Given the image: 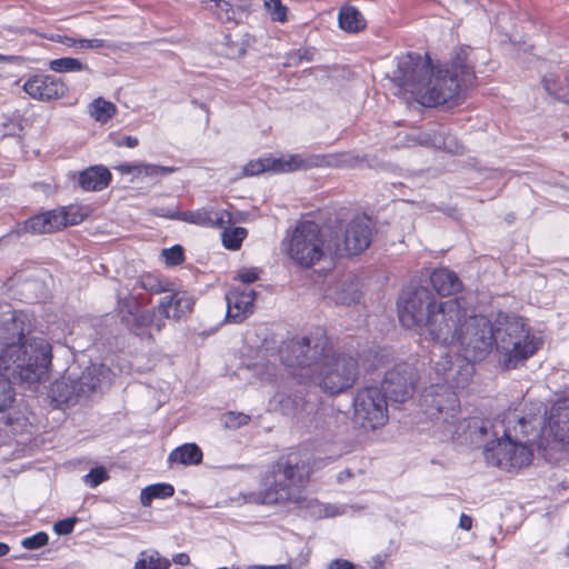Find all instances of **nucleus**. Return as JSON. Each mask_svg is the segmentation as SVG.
I'll return each mask as SVG.
<instances>
[{
    "label": "nucleus",
    "instance_id": "obj_1",
    "mask_svg": "<svg viewBox=\"0 0 569 569\" xmlns=\"http://www.w3.org/2000/svg\"><path fill=\"white\" fill-rule=\"evenodd\" d=\"M430 338L442 346L457 343L465 352H441L429 373L430 383L421 395V406L443 438H452L460 401L457 390L471 381L472 361L483 360L492 350V325L487 316L469 312L459 299L437 303L425 327Z\"/></svg>",
    "mask_w": 569,
    "mask_h": 569
},
{
    "label": "nucleus",
    "instance_id": "obj_2",
    "mask_svg": "<svg viewBox=\"0 0 569 569\" xmlns=\"http://www.w3.org/2000/svg\"><path fill=\"white\" fill-rule=\"evenodd\" d=\"M469 47H461L450 62V68L435 67L429 56L408 52L397 58L392 81L398 88L396 94L412 98L425 107L456 102L461 89L471 86L476 79Z\"/></svg>",
    "mask_w": 569,
    "mask_h": 569
},
{
    "label": "nucleus",
    "instance_id": "obj_3",
    "mask_svg": "<svg viewBox=\"0 0 569 569\" xmlns=\"http://www.w3.org/2000/svg\"><path fill=\"white\" fill-rule=\"evenodd\" d=\"M26 316L8 307L0 315V412L11 407L16 392L11 379L32 386L46 381L52 347L41 337L24 339Z\"/></svg>",
    "mask_w": 569,
    "mask_h": 569
},
{
    "label": "nucleus",
    "instance_id": "obj_4",
    "mask_svg": "<svg viewBox=\"0 0 569 569\" xmlns=\"http://www.w3.org/2000/svg\"><path fill=\"white\" fill-rule=\"evenodd\" d=\"M327 338L303 337L280 349V360L289 373L301 382L313 381L329 395L340 393L353 386L358 376L357 360L346 353L330 356Z\"/></svg>",
    "mask_w": 569,
    "mask_h": 569
},
{
    "label": "nucleus",
    "instance_id": "obj_5",
    "mask_svg": "<svg viewBox=\"0 0 569 569\" xmlns=\"http://www.w3.org/2000/svg\"><path fill=\"white\" fill-rule=\"evenodd\" d=\"M312 472L308 452L292 451L280 457L261 478L260 489L248 492L249 503L278 506L288 510H310L315 516L335 517L342 510L336 506H323L316 499L302 495V488Z\"/></svg>",
    "mask_w": 569,
    "mask_h": 569
},
{
    "label": "nucleus",
    "instance_id": "obj_6",
    "mask_svg": "<svg viewBox=\"0 0 569 569\" xmlns=\"http://www.w3.org/2000/svg\"><path fill=\"white\" fill-rule=\"evenodd\" d=\"M530 421L520 416L517 409L508 410L500 421L493 425L495 439L485 446L483 456L489 465L503 471L517 472L529 466L533 451L519 439L528 436L527 426Z\"/></svg>",
    "mask_w": 569,
    "mask_h": 569
},
{
    "label": "nucleus",
    "instance_id": "obj_7",
    "mask_svg": "<svg viewBox=\"0 0 569 569\" xmlns=\"http://www.w3.org/2000/svg\"><path fill=\"white\" fill-rule=\"evenodd\" d=\"M498 325L492 328V347L496 346L506 369L517 368L539 349L540 339L531 333L521 318L500 315Z\"/></svg>",
    "mask_w": 569,
    "mask_h": 569
},
{
    "label": "nucleus",
    "instance_id": "obj_8",
    "mask_svg": "<svg viewBox=\"0 0 569 569\" xmlns=\"http://www.w3.org/2000/svg\"><path fill=\"white\" fill-rule=\"evenodd\" d=\"M110 383V369L104 365L92 363L80 376L68 371L60 379H57L51 385L50 397L58 406H70L88 399Z\"/></svg>",
    "mask_w": 569,
    "mask_h": 569
},
{
    "label": "nucleus",
    "instance_id": "obj_9",
    "mask_svg": "<svg viewBox=\"0 0 569 569\" xmlns=\"http://www.w3.org/2000/svg\"><path fill=\"white\" fill-rule=\"evenodd\" d=\"M284 248L295 263L306 268L320 261L327 250L319 226L308 220L297 223Z\"/></svg>",
    "mask_w": 569,
    "mask_h": 569
},
{
    "label": "nucleus",
    "instance_id": "obj_10",
    "mask_svg": "<svg viewBox=\"0 0 569 569\" xmlns=\"http://www.w3.org/2000/svg\"><path fill=\"white\" fill-rule=\"evenodd\" d=\"M353 425L362 432L382 428L389 419L386 393L378 387L359 389L353 397Z\"/></svg>",
    "mask_w": 569,
    "mask_h": 569
},
{
    "label": "nucleus",
    "instance_id": "obj_11",
    "mask_svg": "<svg viewBox=\"0 0 569 569\" xmlns=\"http://www.w3.org/2000/svg\"><path fill=\"white\" fill-rule=\"evenodd\" d=\"M436 306V298L428 288L407 287L401 291L397 302L399 321L408 329L425 328Z\"/></svg>",
    "mask_w": 569,
    "mask_h": 569
},
{
    "label": "nucleus",
    "instance_id": "obj_12",
    "mask_svg": "<svg viewBox=\"0 0 569 569\" xmlns=\"http://www.w3.org/2000/svg\"><path fill=\"white\" fill-rule=\"evenodd\" d=\"M372 239V223L367 216L352 219L341 237L327 244V251L336 257L358 254L366 250Z\"/></svg>",
    "mask_w": 569,
    "mask_h": 569
},
{
    "label": "nucleus",
    "instance_id": "obj_13",
    "mask_svg": "<svg viewBox=\"0 0 569 569\" xmlns=\"http://www.w3.org/2000/svg\"><path fill=\"white\" fill-rule=\"evenodd\" d=\"M417 380V370L402 362L386 372L382 387L392 401L405 402L412 397Z\"/></svg>",
    "mask_w": 569,
    "mask_h": 569
},
{
    "label": "nucleus",
    "instance_id": "obj_14",
    "mask_svg": "<svg viewBox=\"0 0 569 569\" xmlns=\"http://www.w3.org/2000/svg\"><path fill=\"white\" fill-rule=\"evenodd\" d=\"M307 166V161L298 154H288L280 158L264 157L249 161L242 169V176L252 177L266 171L288 172Z\"/></svg>",
    "mask_w": 569,
    "mask_h": 569
},
{
    "label": "nucleus",
    "instance_id": "obj_15",
    "mask_svg": "<svg viewBox=\"0 0 569 569\" xmlns=\"http://www.w3.org/2000/svg\"><path fill=\"white\" fill-rule=\"evenodd\" d=\"M118 311L122 322L136 336H143L153 320V311L140 310L133 297L118 300Z\"/></svg>",
    "mask_w": 569,
    "mask_h": 569
},
{
    "label": "nucleus",
    "instance_id": "obj_16",
    "mask_svg": "<svg viewBox=\"0 0 569 569\" xmlns=\"http://www.w3.org/2000/svg\"><path fill=\"white\" fill-rule=\"evenodd\" d=\"M256 291L243 287L231 288L226 293L227 319L240 323L253 312Z\"/></svg>",
    "mask_w": 569,
    "mask_h": 569
},
{
    "label": "nucleus",
    "instance_id": "obj_17",
    "mask_svg": "<svg viewBox=\"0 0 569 569\" xmlns=\"http://www.w3.org/2000/svg\"><path fill=\"white\" fill-rule=\"evenodd\" d=\"M23 90L33 99L50 101L63 96L66 87L53 76L36 74L26 81Z\"/></svg>",
    "mask_w": 569,
    "mask_h": 569
},
{
    "label": "nucleus",
    "instance_id": "obj_18",
    "mask_svg": "<svg viewBox=\"0 0 569 569\" xmlns=\"http://www.w3.org/2000/svg\"><path fill=\"white\" fill-rule=\"evenodd\" d=\"M182 221L203 228L221 229L231 222V216L227 210L206 206L196 210L183 211Z\"/></svg>",
    "mask_w": 569,
    "mask_h": 569
},
{
    "label": "nucleus",
    "instance_id": "obj_19",
    "mask_svg": "<svg viewBox=\"0 0 569 569\" xmlns=\"http://www.w3.org/2000/svg\"><path fill=\"white\" fill-rule=\"evenodd\" d=\"M194 298L187 291H176L160 299L158 310L167 319L179 320L193 309Z\"/></svg>",
    "mask_w": 569,
    "mask_h": 569
},
{
    "label": "nucleus",
    "instance_id": "obj_20",
    "mask_svg": "<svg viewBox=\"0 0 569 569\" xmlns=\"http://www.w3.org/2000/svg\"><path fill=\"white\" fill-rule=\"evenodd\" d=\"M547 430L556 441L569 447V399L559 400L552 406Z\"/></svg>",
    "mask_w": 569,
    "mask_h": 569
},
{
    "label": "nucleus",
    "instance_id": "obj_21",
    "mask_svg": "<svg viewBox=\"0 0 569 569\" xmlns=\"http://www.w3.org/2000/svg\"><path fill=\"white\" fill-rule=\"evenodd\" d=\"M62 216L58 214V210H49L47 212L36 214L26 220L22 226L18 227V233L42 234L50 233L61 229Z\"/></svg>",
    "mask_w": 569,
    "mask_h": 569
},
{
    "label": "nucleus",
    "instance_id": "obj_22",
    "mask_svg": "<svg viewBox=\"0 0 569 569\" xmlns=\"http://www.w3.org/2000/svg\"><path fill=\"white\" fill-rule=\"evenodd\" d=\"M111 172L103 166H91L79 172L78 184L83 191H101L111 181Z\"/></svg>",
    "mask_w": 569,
    "mask_h": 569
},
{
    "label": "nucleus",
    "instance_id": "obj_23",
    "mask_svg": "<svg viewBox=\"0 0 569 569\" xmlns=\"http://www.w3.org/2000/svg\"><path fill=\"white\" fill-rule=\"evenodd\" d=\"M430 282L440 296L457 293L462 287L458 276L447 268L436 269L430 276Z\"/></svg>",
    "mask_w": 569,
    "mask_h": 569
},
{
    "label": "nucleus",
    "instance_id": "obj_24",
    "mask_svg": "<svg viewBox=\"0 0 569 569\" xmlns=\"http://www.w3.org/2000/svg\"><path fill=\"white\" fill-rule=\"evenodd\" d=\"M545 90L562 102H569V74L563 77L557 72H549L541 80Z\"/></svg>",
    "mask_w": 569,
    "mask_h": 569
},
{
    "label": "nucleus",
    "instance_id": "obj_25",
    "mask_svg": "<svg viewBox=\"0 0 569 569\" xmlns=\"http://www.w3.org/2000/svg\"><path fill=\"white\" fill-rule=\"evenodd\" d=\"M201 460L202 451L196 443H184L173 449L168 457V462L170 465H199Z\"/></svg>",
    "mask_w": 569,
    "mask_h": 569
},
{
    "label": "nucleus",
    "instance_id": "obj_26",
    "mask_svg": "<svg viewBox=\"0 0 569 569\" xmlns=\"http://www.w3.org/2000/svg\"><path fill=\"white\" fill-rule=\"evenodd\" d=\"M338 20L340 28L347 32H358L366 27L363 16L352 6L342 7L339 11Z\"/></svg>",
    "mask_w": 569,
    "mask_h": 569
},
{
    "label": "nucleus",
    "instance_id": "obj_27",
    "mask_svg": "<svg viewBox=\"0 0 569 569\" xmlns=\"http://www.w3.org/2000/svg\"><path fill=\"white\" fill-rule=\"evenodd\" d=\"M174 495V488L170 483L159 482L144 487L140 492V503L149 507L154 499H167Z\"/></svg>",
    "mask_w": 569,
    "mask_h": 569
},
{
    "label": "nucleus",
    "instance_id": "obj_28",
    "mask_svg": "<svg viewBox=\"0 0 569 569\" xmlns=\"http://www.w3.org/2000/svg\"><path fill=\"white\" fill-rule=\"evenodd\" d=\"M170 565L157 550H144L139 553L133 569H169Z\"/></svg>",
    "mask_w": 569,
    "mask_h": 569
},
{
    "label": "nucleus",
    "instance_id": "obj_29",
    "mask_svg": "<svg viewBox=\"0 0 569 569\" xmlns=\"http://www.w3.org/2000/svg\"><path fill=\"white\" fill-rule=\"evenodd\" d=\"M117 112V107L99 97L97 99H94L90 104H89V114L90 117H92L97 122H100V123H106L108 122Z\"/></svg>",
    "mask_w": 569,
    "mask_h": 569
},
{
    "label": "nucleus",
    "instance_id": "obj_30",
    "mask_svg": "<svg viewBox=\"0 0 569 569\" xmlns=\"http://www.w3.org/2000/svg\"><path fill=\"white\" fill-rule=\"evenodd\" d=\"M58 214L62 216L61 228L67 226H76L82 222L90 213V209L80 204H71L69 207L57 209Z\"/></svg>",
    "mask_w": 569,
    "mask_h": 569
},
{
    "label": "nucleus",
    "instance_id": "obj_31",
    "mask_svg": "<svg viewBox=\"0 0 569 569\" xmlns=\"http://www.w3.org/2000/svg\"><path fill=\"white\" fill-rule=\"evenodd\" d=\"M134 288H141L151 295H159L169 291V282L153 273L141 274Z\"/></svg>",
    "mask_w": 569,
    "mask_h": 569
},
{
    "label": "nucleus",
    "instance_id": "obj_32",
    "mask_svg": "<svg viewBox=\"0 0 569 569\" xmlns=\"http://www.w3.org/2000/svg\"><path fill=\"white\" fill-rule=\"evenodd\" d=\"M49 68L58 73L91 71L87 64L82 63L79 59L71 57L53 59L49 62Z\"/></svg>",
    "mask_w": 569,
    "mask_h": 569
},
{
    "label": "nucleus",
    "instance_id": "obj_33",
    "mask_svg": "<svg viewBox=\"0 0 569 569\" xmlns=\"http://www.w3.org/2000/svg\"><path fill=\"white\" fill-rule=\"evenodd\" d=\"M299 408V402L284 393H276L269 401V409L279 411L282 415H295Z\"/></svg>",
    "mask_w": 569,
    "mask_h": 569
},
{
    "label": "nucleus",
    "instance_id": "obj_34",
    "mask_svg": "<svg viewBox=\"0 0 569 569\" xmlns=\"http://www.w3.org/2000/svg\"><path fill=\"white\" fill-rule=\"evenodd\" d=\"M206 3L220 21L236 20V10L228 0H208Z\"/></svg>",
    "mask_w": 569,
    "mask_h": 569
},
{
    "label": "nucleus",
    "instance_id": "obj_35",
    "mask_svg": "<svg viewBox=\"0 0 569 569\" xmlns=\"http://www.w3.org/2000/svg\"><path fill=\"white\" fill-rule=\"evenodd\" d=\"M248 232L242 227H234L224 229L222 232V244L226 249L238 250L242 241L246 239Z\"/></svg>",
    "mask_w": 569,
    "mask_h": 569
},
{
    "label": "nucleus",
    "instance_id": "obj_36",
    "mask_svg": "<svg viewBox=\"0 0 569 569\" xmlns=\"http://www.w3.org/2000/svg\"><path fill=\"white\" fill-rule=\"evenodd\" d=\"M176 171L173 167L159 166L153 163L141 162L138 168V178H159L171 174Z\"/></svg>",
    "mask_w": 569,
    "mask_h": 569
},
{
    "label": "nucleus",
    "instance_id": "obj_37",
    "mask_svg": "<svg viewBox=\"0 0 569 569\" xmlns=\"http://www.w3.org/2000/svg\"><path fill=\"white\" fill-rule=\"evenodd\" d=\"M420 142L431 146L433 148H438V149L443 148V149L448 150L449 152H453L457 150V142L455 141V138L453 137L443 138L442 133H436L432 137H430L429 134H426L420 140Z\"/></svg>",
    "mask_w": 569,
    "mask_h": 569
},
{
    "label": "nucleus",
    "instance_id": "obj_38",
    "mask_svg": "<svg viewBox=\"0 0 569 569\" xmlns=\"http://www.w3.org/2000/svg\"><path fill=\"white\" fill-rule=\"evenodd\" d=\"M263 4L273 21L283 23L288 20V8L281 0H264Z\"/></svg>",
    "mask_w": 569,
    "mask_h": 569
},
{
    "label": "nucleus",
    "instance_id": "obj_39",
    "mask_svg": "<svg viewBox=\"0 0 569 569\" xmlns=\"http://www.w3.org/2000/svg\"><path fill=\"white\" fill-rule=\"evenodd\" d=\"M246 368L251 371L260 380H270L274 376V365L269 362H253L246 365Z\"/></svg>",
    "mask_w": 569,
    "mask_h": 569
},
{
    "label": "nucleus",
    "instance_id": "obj_40",
    "mask_svg": "<svg viewBox=\"0 0 569 569\" xmlns=\"http://www.w3.org/2000/svg\"><path fill=\"white\" fill-rule=\"evenodd\" d=\"M360 299V292L353 288V286L342 287L338 290L332 297L336 303L340 305H351L357 302Z\"/></svg>",
    "mask_w": 569,
    "mask_h": 569
},
{
    "label": "nucleus",
    "instance_id": "obj_41",
    "mask_svg": "<svg viewBox=\"0 0 569 569\" xmlns=\"http://www.w3.org/2000/svg\"><path fill=\"white\" fill-rule=\"evenodd\" d=\"M108 478L107 470L103 467H96L83 476V482L90 488H96Z\"/></svg>",
    "mask_w": 569,
    "mask_h": 569
},
{
    "label": "nucleus",
    "instance_id": "obj_42",
    "mask_svg": "<svg viewBox=\"0 0 569 569\" xmlns=\"http://www.w3.org/2000/svg\"><path fill=\"white\" fill-rule=\"evenodd\" d=\"M49 537L46 532L39 531L21 541V546L28 550L39 549L48 543Z\"/></svg>",
    "mask_w": 569,
    "mask_h": 569
},
{
    "label": "nucleus",
    "instance_id": "obj_43",
    "mask_svg": "<svg viewBox=\"0 0 569 569\" xmlns=\"http://www.w3.org/2000/svg\"><path fill=\"white\" fill-rule=\"evenodd\" d=\"M162 257L168 266H178L184 259L183 249L179 244L172 246L162 250Z\"/></svg>",
    "mask_w": 569,
    "mask_h": 569
},
{
    "label": "nucleus",
    "instance_id": "obj_44",
    "mask_svg": "<svg viewBox=\"0 0 569 569\" xmlns=\"http://www.w3.org/2000/svg\"><path fill=\"white\" fill-rule=\"evenodd\" d=\"M250 420L248 415L241 412H228L223 417V421L227 428H240L247 425Z\"/></svg>",
    "mask_w": 569,
    "mask_h": 569
},
{
    "label": "nucleus",
    "instance_id": "obj_45",
    "mask_svg": "<svg viewBox=\"0 0 569 569\" xmlns=\"http://www.w3.org/2000/svg\"><path fill=\"white\" fill-rule=\"evenodd\" d=\"M151 212L157 217L168 218L171 220L182 221V217H183V211H180L174 206L156 207L151 210Z\"/></svg>",
    "mask_w": 569,
    "mask_h": 569
},
{
    "label": "nucleus",
    "instance_id": "obj_46",
    "mask_svg": "<svg viewBox=\"0 0 569 569\" xmlns=\"http://www.w3.org/2000/svg\"><path fill=\"white\" fill-rule=\"evenodd\" d=\"M76 522V517L59 520L53 525V531L59 536L70 535L73 531Z\"/></svg>",
    "mask_w": 569,
    "mask_h": 569
},
{
    "label": "nucleus",
    "instance_id": "obj_47",
    "mask_svg": "<svg viewBox=\"0 0 569 569\" xmlns=\"http://www.w3.org/2000/svg\"><path fill=\"white\" fill-rule=\"evenodd\" d=\"M109 138L111 142L117 147L136 148L139 144L138 138L132 136H120L117 133H111Z\"/></svg>",
    "mask_w": 569,
    "mask_h": 569
},
{
    "label": "nucleus",
    "instance_id": "obj_48",
    "mask_svg": "<svg viewBox=\"0 0 569 569\" xmlns=\"http://www.w3.org/2000/svg\"><path fill=\"white\" fill-rule=\"evenodd\" d=\"M78 43H79L80 49H101V48L109 47V43L107 40L99 39V38H92V39L78 38Z\"/></svg>",
    "mask_w": 569,
    "mask_h": 569
},
{
    "label": "nucleus",
    "instance_id": "obj_49",
    "mask_svg": "<svg viewBox=\"0 0 569 569\" xmlns=\"http://www.w3.org/2000/svg\"><path fill=\"white\" fill-rule=\"evenodd\" d=\"M236 279L242 283H252L259 279V271L257 268H243L238 271Z\"/></svg>",
    "mask_w": 569,
    "mask_h": 569
},
{
    "label": "nucleus",
    "instance_id": "obj_50",
    "mask_svg": "<svg viewBox=\"0 0 569 569\" xmlns=\"http://www.w3.org/2000/svg\"><path fill=\"white\" fill-rule=\"evenodd\" d=\"M139 163L124 162L117 167V170L122 174H130L133 178H138Z\"/></svg>",
    "mask_w": 569,
    "mask_h": 569
},
{
    "label": "nucleus",
    "instance_id": "obj_51",
    "mask_svg": "<svg viewBox=\"0 0 569 569\" xmlns=\"http://www.w3.org/2000/svg\"><path fill=\"white\" fill-rule=\"evenodd\" d=\"M328 569H356L355 565L349 560L333 559L329 565Z\"/></svg>",
    "mask_w": 569,
    "mask_h": 569
},
{
    "label": "nucleus",
    "instance_id": "obj_52",
    "mask_svg": "<svg viewBox=\"0 0 569 569\" xmlns=\"http://www.w3.org/2000/svg\"><path fill=\"white\" fill-rule=\"evenodd\" d=\"M308 53H309V50H307V49H299L297 52L290 54V57H289L290 62L289 63H297V62H300L302 59H306V60L309 61L311 58L307 56Z\"/></svg>",
    "mask_w": 569,
    "mask_h": 569
},
{
    "label": "nucleus",
    "instance_id": "obj_53",
    "mask_svg": "<svg viewBox=\"0 0 569 569\" xmlns=\"http://www.w3.org/2000/svg\"><path fill=\"white\" fill-rule=\"evenodd\" d=\"M172 561L179 566H187L190 562V557L186 552L173 555Z\"/></svg>",
    "mask_w": 569,
    "mask_h": 569
},
{
    "label": "nucleus",
    "instance_id": "obj_54",
    "mask_svg": "<svg viewBox=\"0 0 569 569\" xmlns=\"http://www.w3.org/2000/svg\"><path fill=\"white\" fill-rule=\"evenodd\" d=\"M472 527V518L466 513H461L459 518V528L470 530Z\"/></svg>",
    "mask_w": 569,
    "mask_h": 569
},
{
    "label": "nucleus",
    "instance_id": "obj_55",
    "mask_svg": "<svg viewBox=\"0 0 569 569\" xmlns=\"http://www.w3.org/2000/svg\"><path fill=\"white\" fill-rule=\"evenodd\" d=\"M251 569H291L290 565H277V566H257Z\"/></svg>",
    "mask_w": 569,
    "mask_h": 569
},
{
    "label": "nucleus",
    "instance_id": "obj_56",
    "mask_svg": "<svg viewBox=\"0 0 569 569\" xmlns=\"http://www.w3.org/2000/svg\"><path fill=\"white\" fill-rule=\"evenodd\" d=\"M63 43L68 47H74L79 48L78 39L77 38H66V41Z\"/></svg>",
    "mask_w": 569,
    "mask_h": 569
},
{
    "label": "nucleus",
    "instance_id": "obj_57",
    "mask_svg": "<svg viewBox=\"0 0 569 569\" xmlns=\"http://www.w3.org/2000/svg\"><path fill=\"white\" fill-rule=\"evenodd\" d=\"M9 551H10L9 546L4 542H0V557L8 555Z\"/></svg>",
    "mask_w": 569,
    "mask_h": 569
},
{
    "label": "nucleus",
    "instance_id": "obj_58",
    "mask_svg": "<svg viewBox=\"0 0 569 569\" xmlns=\"http://www.w3.org/2000/svg\"><path fill=\"white\" fill-rule=\"evenodd\" d=\"M343 473H346L348 477L350 476V472H349V471L341 472V473H340V477H339V479H340V480L342 479V475H343Z\"/></svg>",
    "mask_w": 569,
    "mask_h": 569
},
{
    "label": "nucleus",
    "instance_id": "obj_59",
    "mask_svg": "<svg viewBox=\"0 0 569 569\" xmlns=\"http://www.w3.org/2000/svg\"><path fill=\"white\" fill-rule=\"evenodd\" d=\"M4 60V57L0 54V61Z\"/></svg>",
    "mask_w": 569,
    "mask_h": 569
}]
</instances>
